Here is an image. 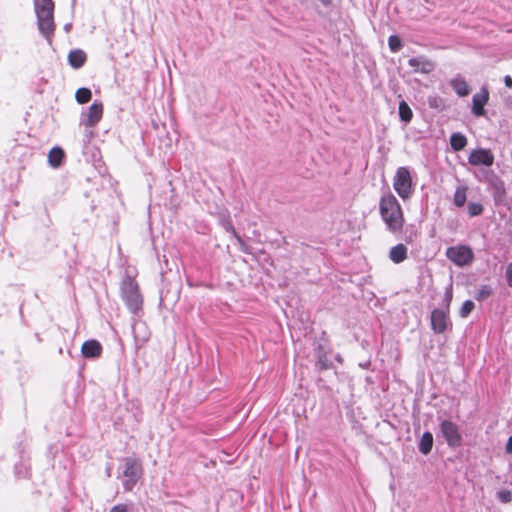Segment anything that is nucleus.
Here are the masks:
<instances>
[{
	"label": "nucleus",
	"instance_id": "obj_18",
	"mask_svg": "<svg viewBox=\"0 0 512 512\" xmlns=\"http://www.w3.org/2000/svg\"><path fill=\"white\" fill-rule=\"evenodd\" d=\"M450 145L454 151H461L467 145V138L460 132L450 136Z\"/></svg>",
	"mask_w": 512,
	"mask_h": 512
},
{
	"label": "nucleus",
	"instance_id": "obj_25",
	"mask_svg": "<svg viewBox=\"0 0 512 512\" xmlns=\"http://www.w3.org/2000/svg\"><path fill=\"white\" fill-rule=\"evenodd\" d=\"M428 104L430 108L442 110L444 107V101L441 97L434 95L428 97Z\"/></svg>",
	"mask_w": 512,
	"mask_h": 512
},
{
	"label": "nucleus",
	"instance_id": "obj_31",
	"mask_svg": "<svg viewBox=\"0 0 512 512\" xmlns=\"http://www.w3.org/2000/svg\"><path fill=\"white\" fill-rule=\"evenodd\" d=\"M109 512H127V506L124 504H118L112 507Z\"/></svg>",
	"mask_w": 512,
	"mask_h": 512
},
{
	"label": "nucleus",
	"instance_id": "obj_24",
	"mask_svg": "<svg viewBox=\"0 0 512 512\" xmlns=\"http://www.w3.org/2000/svg\"><path fill=\"white\" fill-rule=\"evenodd\" d=\"M483 212V205L476 202L468 203V214L470 217H475L481 215Z\"/></svg>",
	"mask_w": 512,
	"mask_h": 512
},
{
	"label": "nucleus",
	"instance_id": "obj_30",
	"mask_svg": "<svg viewBox=\"0 0 512 512\" xmlns=\"http://www.w3.org/2000/svg\"><path fill=\"white\" fill-rule=\"evenodd\" d=\"M505 276L508 286L512 287V262L507 265Z\"/></svg>",
	"mask_w": 512,
	"mask_h": 512
},
{
	"label": "nucleus",
	"instance_id": "obj_27",
	"mask_svg": "<svg viewBox=\"0 0 512 512\" xmlns=\"http://www.w3.org/2000/svg\"><path fill=\"white\" fill-rule=\"evenodd\" d=\"M388 45H389V48L392 52H398L401 47H402V43H401V40L398 36L396 35H391L389 38H388Z\"/></svg>",
	"mask_w": 512,
	"mask_h": 512
},
{
	"label": "nucleus",
	"instance_id": "obj_2",
	"mask_svg": "<svg viewBox=\"0 0 512 512\" xmlns=\"http://www.w3.org/2000/svg\"><path fill=\"white\" fill-rule=\"evenodd\" d=\"M38 30L51 44L54 35V3L52 0H34Z\"/></svg>",
	"mask_w": 512,
	"mask_h": 512
},
{
	"label": "nucleus",
	"instance_id": "obj_7",
	"mask_svg": "<svg viewBox=\"0 0 512 512\" xmlns=\"http://www.w3.org/2000/svg\"><path fill=\"white\" fill-rule=\"evenodd\" d=\"M440 430L448 446L452 448L461 446L462 436L459 432L457 424L450 420H443L440 424Z\"/></svg>",
	"mask_w": 512,
	"mask_h": 512
},
{
	"label": "nucleus",
	"instance_id": "obj_12",
	"mask_svg": "<svg viewBox=\"0 0 512 512\" xmlns=\"http://www.w3.org/2000/svg\"><path fill=\"white\" fill-rule=\"evenodd\" d=\"M103 104L100 101H94L89 107L86 119L83 124L88 127H94L102 118Z\"/></svg>",
	"mask_w": 512,
	"mask_h": 512
},
{
	"label": "nucleus",
	"instance_id": "obj_32",
	"mask_svg": "<svg viewBox=\"0 0 512 512\" xmlns=\"http://www.w3.org/2000/svg\"><path fill=\"white\" fill-rule=\"evenodd\" d=\"M506 452L508 454H512V436L509 437L507 444H506Z\"/></svg>",
	"mask_w": 512,
	"mask_h": 512
},
{
	"label": "nucleus",
	"instance_id": "obj_14",
	"mask_svg": "<svg viewBox=\"0 0 512 512\" xmlns=\"http://www.w3.org/2000/svg\"><path fill=\"white\" fill-rule=\"evenodd\" d=\"M450 85L459 97L469 95L471 89L466 80L458 75L450 80Z\"/></svg>",
	"mask_w": 512,
	"mask_h": 512
},
{
	"label": "nucleus",
	"instance_id": "obj_3",
	"mask_svg": "<svg viewBox=\"0 0 512 512\" xmlns=\"http://www.w3.org/2000/svg\"><path fill=\"white\" fill-rule=\"evenodd\" d=\"M121 295L129 311L136 314L143 304L142 296L136 281L130 277L123 280L121 284Z\"/></svg>",
	"mask_w": 512,
	"mask_h": 512
},
{
	"label": "nucleus",
	"instance_id": "obj_8",
	"mask_svg": "<svg viewBox=\"0 0 512 512\" xmlns=\"http://www.w3.org/2000/svg\"><path fill=\"white\" fill-rule=\"evenodd\" d=\"M469 164L473 166H492L494 163V155L489 149H475L471 151L468 157Z\"/></svg>",
	"mask_w": 512,
	"mask_h": 512
},
{
	"label": "nucleus",
	"instance_id": "obj_21",
	"mask_svg": "<svg viewBox=\"0 0 512 512\" xmlns=\"http://www.w3.org/2000/svg\"><path fill=\"white\" fill-rule=\"evenodd\" d=\"M467 187L466 186H458L455 190L453 202L457 207L464 206L467 198Z\"/></svg>",
	"mask_w": 512,
	"mask_h": 512
},
{
	"label": "nucleus",
	"instance_id": "obj_23",
	"mask_svg": "<svg viewBox=\"0 0 512 512\" xmlns=\"http://www.w3.org/2000/svg\"><path fill=\"white\" fill-rule=\"evenodd\" d=\"M492 288L490 285H482L475 293V299L477 301H484L492 295Z\"/></svg>",
	"mask_w": 512,
	"mask_h": 512
},
{
	"label": "nucleus",
	"instance_id": "obj_10",
	"mask_svg": "<svg viewBox=\"0 0 512 512\" xmlns=\"http://www.w3.org/2000/svg\"><path fill=\"white\" fill-rule=\"evenodd\" d=\"M450 324L447 312L442 309H434L431 313V328L434 333H444Z\"/></svg>",
	"mask_w": 512,
	"mask_h": 512
},
{
	"label": "nucleus",
	"instance_id": "obj_16",
	"mask_svg": "<svg viewBox=\"0 0 512 512\" xmlns=\"http://www.w3.org/2000/svg\"><path fill=\"white\" fill-rule=\"evenodd\" d=\"M86 61V54L81 49H75L70 51L68 55V62L71 67L75 69L81 68Z\"/></svg>",
	"mask_w": 512,
	"mask_h": 512
},
{
	"label": "nucleus",
	"instance_id": "obj_13",
	"mask_svg": "<svg viewBox=\"0 0 512 512\" xmlns=\"http://www.w3.org/2000/svg\"><path fill=\"white\" fill-rule=\"evenodd\" d=\"M102 346L97 340H87L82 344L81 353L85 358H96L101 355Z\"/></svg>",
	"mask_w": 512,
	"mask_h": 512
},
{
	"label": "nucleus",
	"instance_id": "obj_4",
	"mask_svg": "<svg viewBox=\"0 0 512 512\" xmlns=\"http://www.w3.org/2000/svg\"><path fill=\"white\" fill-rule=\"evenodd\" d=\"M123 461L122 474L118 478L122 479L124 489L131 491L142 475V465L135 458H125Z\"/></svg>",
	"mask_w": 512,
	"mask_h": 512
},
{
	"label": "nucleus",
	"instance_id": "obj_20",
	"mask_svg": "<svg viewBox=\"0 0 512 512\" xmlns=\"http://www.w3.org/2000/svg\"><path fill=\"white\" fill-rule=\"evenodd\" d=\"M398 113L401 121L409 123L412 120L413 112L406 101L402 100L399 103Z\"/></svg>",
	"mask_w": 512,
	"mask_h": 512
},
{
	"label": "nucleus",
	"instance_id": "obj_9",
	"mask_svg": "<svg viewBox=\"0 0 512 512\" xmlns=\"http://www.w3.org/2000/svg\"><path fill=\"white\" fill-rule=\"evenodd\" d=\"M489 100V91L483 86L479 92L475 93L472 98V113L476 117L484 116L486 111L484 109L485 105Z\"/></svg>",
	"mask_w": 512,
	"mask_h": 512
},
{
	"label": "nucleus",
	"instance_id": "obj_29",
	"mask_svg": "<svg viewBox=\"0 0 512 512\" xmlns=\"http://www.w3.org/2000/svg\"><path fill=\"white\" fill-rule=\"evenodd\" d=\"M452 297H453V293H452V285H449L446 290H445V293H444V301H445V304H446V308L448 309L449 308V305H450V302L452 300Z\"/></svg>",
	"mask_w": 512,
	"mask_h": 512
},
{
	"label": "nucleus",
	"instance_id": "obj_34",
	"mask_svg": "<svg viewBox=\"0 0 512 512\" xmlns=\"http://www.w3.org/2000/svg\"><path fill=\"white\" fill-rule=\"evenodd\" d=\"M69 28H70V25H68V24H67V25H65V30H66V31H69Z\"/></svg>",
	"mask_w": 512,
	"mask_h": 512
},
{
	"label": "nucleus",
	"instance_id": "obj_6",
	"mask_svg": "<svg viewBox=\"0 0 512 512\" xmlns=\"http://www.w3.org/2000/svg\"><path fill=\"white\" fill-rule=\"evenodd\" d=\"M446 256L459 267L470 264L474 259L473 251L465 245L449 247L446 251Z\"/></svg>",
	"mask_w": 512,
	"mask_h": 512
},
{
	"label": "nucleus",
	"instance_id": "obj_17",
	"mask_svg": "<svg viewBox=\"0 0 512 512\" xmlns=\"http://www.w3.org/2000/svg\"><path fill=\"white\" fill-rule=\"evenodd\" d=\"M419 451L424 454V455H427L428 453H430V451L432 450V447H433V435L432 433L430 432H424L421 439H420V442H419Z\"/></svg>",
	"mask_w": 512,
	"mask_h": 512
},
{
	"label": "nucleus",
	"instance_id": "obj_11",
	"mask_svg": "<svg viewBox=\"0 0 512 512\" xmlns=\"http://www.w3.org/2000/svg\"><path fill=\"white\" fill-rule=\"evenodd\" d=\"M408 64L414 72L428 74L435 69V63L425 56H418L409 59Z\"/></svg>",
	"mask_w": 512,
	"mask_h": 512
},
{
	"label": "nucleus",
	"instance_id": "obj_15",
	"mask_svg": "<svg viewBox=\"0 0 512 512\" xmlns=\"http://www.w3.org/2000/svg\"><path fill=\"white\" fill-rule=\"evenodd\" d=\"M408 249L404 244H397L393 246L389 251V259L395 263H402L407 259Z\"/></svg>",
	"mask_w": 512,
	"mask_h": 512
},
{
	"label": "nucleus",
	"instance_id": "obj_1",
	"mask_svg": "<svg viewBox=\"0 0 512 512\" xmlns=\"http://www.w3.org/2000/svg\"><path fill=\"white\" fill-rule=\"evenodd\" d=\"M379 213L388 231L395 234L402 230L404 214L400 203L392 193H385L380 198Z\"/></svg>",
	"mask_w": 512,
	"mask_h": 512
},
{
	"label": "nucleus",
	"instance_id": "obj_19",
	"mask_svg": "<svg viewBox=\"0 0 512 512\" xmlns=\"http://www.w3.org/2000/svg\"><path fill=\"white\" fill-rule=\"evenodd\" d=\"M63 157H64L63 150L59 147H54L49 152L48 161L51 166L58 167V166H60Z\"/></svg>",
	"mask_w": 512,
	"mask_h": 512
},
{
	"label": "nucleus",
	"instance_id": "obj_5",
	"mask_svg": "<svg viewBox=\"0 0 512 512\" xmlns=\"http://www.w3.org/2000/svg\"><path fill=\"white\" fill-rule=\"evenodd\" d=\"M393 188L403 199H408L414 192L412 178L407 167H399L393 179Z\"/></svg>",
	"mask_w": 512,
	"mask_h": 512
},
{
	"label": "nucleus",
	"instance_id": "obj_28",
	"mask_svg": "<svg viewBox=\"0 0 512 512\" xmlns=\"http://www.w3.org/2000/svg\"><path fill=\"white\" fill-rule=\"evenodd\" d=\"M496 496L501 503H509L512 501V492L506 489L498 491Z\"/></svg>",
	"mask_w": 512,
	"mask_h": 512
},
{
	"label": "nucleus",
	"instance_id": "obj_26",
	"mask_svg": "<svg viewBox=\"0 0 512 512\" xmlns=\"http://www.w3.org/2000/svg\"><path fill=\"white\" fill-rule=\"evenodd\" d=\"M474 307H475V305H474V303L471 300L464 301L462 306H461V308H460L459 315L462 318L468 317V315L472 312Z\"/></svg>",
	"mask_w": 512,
	"mask_h": 512
},
{
	"label": "nucleus",
	"instance_id": "obj_22",
	"mask_svg": "<svg viewBox=\"0 0 512 512\" xmlns=\"http://www.w3.org/2000/svg\"><path fill=\"white\" fill-rule=\"evenodd\" d=\"M92 92L88 88H79L75 93L76 101L79 104L88 103L91 100Z\"/></svg>",
	"mask_w": 512,
	"mask_h": 512
},
{
	"label": "nucleus",
	"instance_id": "obj_33",
	"mask_svg": "<svg viewBox=\"0 0 512 512\" xmlns=\"http://www.w3.org/2000/svg\"><path fill=\"white\" fill-rule=\"evenodd\" d=\"M504 83L506 87L512 88V78L509 75L504 77Z\"/></svg>",
	"mask_w": 512,
	"mask_h": 512
}]
</instances>
